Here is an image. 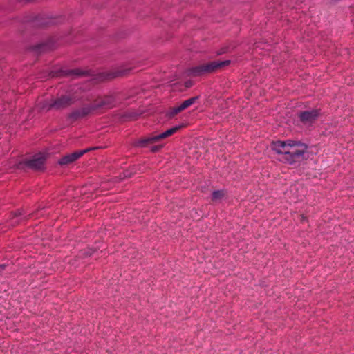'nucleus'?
<instances>
[{"label":"nucleus","instance_id":"1","mask_svg":"<svg viewBox=\"0 0 354 354\" xmlns=\"http://www.w3.org/2000/svg\"><path fill=\"white\" fill-rule=\"evenodd\" d=\"M307 145L300 141L287 140L272 142V149L277 153L284 156V160L289 164L302 161L307 151Z\"/></svg>","mask_w":354,"mask_h":354},{"label":"nucleus","instance_id":"2","mask_svg":"<svg viewBox=\"0 0 354 354\" xmlns=\"http://www.w3.org/2000/svg\"><path fill=\"white\" fill-rule=\"evenodd\" d=\"M78 99L79 96L76 95V91L72 89L64 95L40 102V109L46 111L62 110L73 104Z\"/></svg>","mask_w":354,"mask_h":354},{"label":"nucleus","instance_id":"3","mask_svg":"<svg viewBox=\"0 0 354 354\" xmlns=\"http://www.w3.org/2000/svg\"><path fill=\"white\" fill-rule=\"evenodd\" d=\"M229 64V60L213 61L207 63H204L191 68L189 70V73L190 75L192 76H201L205 74L215 72L217 70L225 66H227Z\"/></svg>","mask_w":354,"mask_h":354},{"label":"nucleus","instance_id":"4","mask_svg":"<svg viewBox=\"0 0 354 354\" xmlns=\"http://www.w3.org/2000/svg\"><path fill=\"white\" fill-rule=\"evenodd\" d=\"M182 127V125L176 126L158 135L140 138L136 141V145L140 147H148L150 144L155 143L162 139L171 136L176 133Z\"/></svg>","mask_w":354,"mask_h":354},{"label":"nucleus","instance_id":"5","mask_svg":"<svg viewBox=\"0 0 354 354\" xmlns=\"http://www.w3.org/2000/svg\"><path fill=\"white\" fill-rule=\"evenodd\" d=\"M319 116L320 111L319 109H311L301 111L298 114L299 120L306 126H311L317 120Z\"/></svg>","mask_w":354,"mask_h":354},{"label":"nucleus","instance_id":"6","mask_svg":"<svg viewBox=\"0 0 354 354\" xmlns=\"http://www.w3.org/2000/svg\"><path fill=\"white\" fill-rule=\"evenodd\" d=\"M46 157L44 153H39L24 162L25 165L34 170H42L44 168Z\"/></svg>","mask_w":354,"mask_h":354},{"label":"nucleus","instance_id":"7","mask_svg":"<svg viewBox=\"0 0 354 354\" xmlns=\"http://www.w3.org/2000/svg\"><path fill=\"white\" fill-rule=\"evenodd\" d=\"M96 109L94 108V102L92 105H87L82 107L80 109L75 110L71 113L68 115V118L72 121L77 120L82 118L88 115L92 111Z\"/></svg>","mask_w":354,"mask_h":354},{"label":"nucleus","instance_id":"8","mask_svg":"<svg viewBox=\"0 0 354 354\" xmlns=\"http://www.w3.org/2000/svg\"><path fill=\"white\" fill-rule=\"evenodd\" d=\"M198 97H197V96L191 97V98L187 99V100H185L184 102H183L180 105L171 108L168 113L169 116L171 118L174 117L178 113L187 109L191 105L194 104L196 102V101L198 100Z\"/></svg>","mask_w":354,"mask_h":354},{"label":"nucleus","instance_id":"9","mask_svg":"<svg viewBox=\"0 0 354 354\" xmlns=\"http://www.w3.org/2000/svg\"><path fill=\"white\" fill-rule=\"evenodd\" d=\"M91 149H86L82 151H75L72 153L68 154L62 157L59 161V164L61 165H66L71 164L80 158L86 152L90 151Z\"/></svg>","mask_w":354,"mask_h":354},{"label":"nucleus","instance_id":"10","mask_svg":"<svg viewBox=\"0 0 354 354\" xmlns=\"http://www.w3.org/2000/svg\"><path fill=\"white\" fill-rule=\"evenodd\" d=\"M115 99L113 96L100 97L94 101V108L109 109L114 106Z\"/></svg>","mask_w":354,"mask_h":354},{"label":"nucleus","instance_id":"11","mask_svg":"<svg viewBox=\"0 0 354 354\" xmlns=\"http://www.w3.org/2000/svg\"><path fill=\"white\" fill-rule=\"evenodd\" d=\"M225 192L223 189L214 191L212 194L211 201L213 203H218L225 196Z\"/></svg>","mask_w":354,"mask_h":354},{"label":"nucleus","instance_id":"12","mask_svg":"<svg viewBox=\"0 0 354 354\" xmlns=\"http://www.w3.org/2000/svg\"><path fill=\"white\" fill-rule=\"evenodd\" d=\"M161 147L162 145H155L151 147V151L153 152H156L158 151Z\"/></svg>","mask_w":354,"mask_h":354},{"label":"nucleus","instance_id":"13","mask_svg":"<svg viewBox=\"0 0 354 354\" xmlns=\"http://www.w3.org/2000/svg\"><path fill=\"white\" fill-rule=\"evenodd\" d=\"M72 73L77 75H82V73H80V71L78 70H74V71H72Z\"/></svg>","mask_w":354,"mask_h":354},{"label":"nucleus","instance_id":"14","mask_svg":"<svg viewBox=\"0 0 354 354\" xmlns=\"http://www.w3.org/2000/svg\"><path fill=\"white\" fill-rule=\"evenodd\" d=\"M192 82H189H189H185V86H186L187 88L190 87V86H192Z\"/></svg>","mask_w":354,"mask_h":354},{"label":"nucleus","instance_id":"15","mask_svg":"<svg viewBox=\"0 0 354 354\" xmlns=\"http://www.w3.org/2000/svg\"><path fill=\"white\" fill-rule=\"evenodd\" d=\"M125 75L124 72H123V71H118V74H117V76H122V75Z\"/></svg>","mask_w":354,"mask_h":354},{"label":"nucleus","instance_id":"16","mask_svg":"<svg viewBox=\"0 0 354 354\" xmlns=\"http://www.w3.org/2000/svg\"><path fill=\"white\" fill-rule=\"evenodd\" d=\"M5 267H6V265H4V264L0 265V272H1L3 270H4Z\"/></svg>","mask_w":354,"mask_h":354}]
</instances>
